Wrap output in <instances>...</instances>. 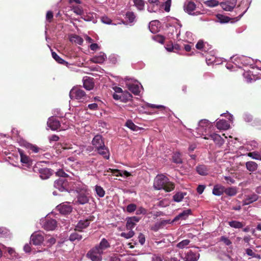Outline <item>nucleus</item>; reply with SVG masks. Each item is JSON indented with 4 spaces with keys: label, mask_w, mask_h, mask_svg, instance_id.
<instances>
[{
    "label": "nucleus",
    "mask_w": 261,
    "mask_h": 261,
    "mask_svg": "<svg viewBox=\"0 0 261 261\" xmlns=\"http://www.w3.org/2000/svg\"><path fill=\"white\" fill-rule=\"evenodd\" d=\"M92 144L97 153L102 155L105 159L108 160L110 158V151L109 148L105 145L103 138L100 135H96L92 140Z\"/></svg>",
    "instance_id": "f257e3e1"
},
{
    "label": "nucleus",
    "mask_w": 261,
    "mask_h": 261,
    "mask_svg": "<svg viewBox=\"0 0 261 261\" xmlns=\"http://www.w3.org/2000/svg\"><path fill=\"white\" fill-rule=\"evenodd\" d=\"M153 188L158 190L163 189L168 192L174 189V185L165 175L158 174L154 179Z\"/></svg>",
    "instance_id": "f03ea898"
},
{
    "label": "nucleus",
    "mask_w": 261,
    "mask_h": 261,
    "mask_svg": "<svg viewBox=\"0 0 261 261\" xmlns=\"http://www.w3.org/2000/svg\"><path fill=\"white\" fill-rule=\"evenodd\" d=\"M212 126L210 122L206 119H202L199 121L198 126L196 128V132L199 136H207L210 134V129Z\"/></svg>",
    "instance_id": "7ed1b4c3"
},
{
    "label": "nucleus",
    "mask_w": 261,
    "mask_h": 261,
    "mask_svg": "<svg viewBox=\"0 0 261 261\" xmlns=\"http://www.w3.org/2000/svg\"><path fill=\"white\" fill-rule=\"evenodd\" d=\"M88 191L87 186L85 185H82L80 191H77V194L76 195V203L81 205H84L87 204L89 201V197L86 192Z\"/></svg>",
    "instance_id": "20e7f679"
},
{
    "label": "nucleus",
    "mask_w": 261,
    "mask_h": 261,
    "mask_svg": "<svg viewBox=\"0 0 261 261\" xmlns=\"http://www.w3.org/2000/svg\"><path fill=\"white\" fill-rule=\"evenodd\" d=\"M147 10L149 13H157L162 11V2L160 0H148Z\"/></svg>",
    "instance_id": "39448f33"
},
{
    "label": "nucleus",
    "mask_w": 261,
    "mask_h": 261,
    "mask_svg": "<svg viewBox=\"0 0 261 261\" xmlns=\"http://www.w3.org/2000/svg\"><path fill=\"white\" fill-rule=\"evenodd\" d=\"M69 96L72 99H75L83 101L85 99L86 95L83 90L78 87H74L70 90Z\"/></svg>",
    "instance_id": "423d86ee"
},
{
    "label": "nucleus",
    "mask_w": 261,
    "mask_h": 261,
    "mask_svg": "<svg viewBox=\"0 0 261 261\" xmlns=\"http://www.w3.org/2000/svg\"><path fill=\"white\" fill-rule=\"evenodd\" d=\"M126 86L128 89L136 95H138L141 90L143 89L141 83L137 81L133 83H127Z\"/></svg>",
    "instance_id": "0eeeda50"
},
{
    "label": "nucleus",
    "mask_w": 261,
    "mask_h": 261,
    "mask_svg": "<svg viewBox=\"0 0 261 261\" xmlns=\"http://www.w3.org/2000/svg\"><path fill=\"white\" fill-rule=\"evenodd\" d=\"M102 254L95 247L90 249L87 254V256L92 261H101Z\"/></svg>",
    "instance_id": "6e6552de"
},
{
    "label": "nucleus",
    "mask_w": 261,
    "mask_h": 261,
    "mask_svg": "<svg viewBox=\"0 0 261 261\" xmlns=\"http://www.w3.org/2000/svg\"><path fill=\"white\" fill-rule=\"evenodd\" d=\"M30 239L34 245H40L44 240L43 233L41 231H36L31 235Z\"/></svg>",
    "instance_id": "1a4fd4ad"
},
{
    "label": "nucleus",
    "mask_w": 261,
    "mask_h": 261,
    "mask_svg": "<svg viewBox=\"0 0 261 261\" xmlns=\"http://www.w3.org/2000/svg\"><path fill=\"white\" fill-rule=\"evenodd\" d=\"M228 119L227 121L225 119H221L216 122V127L218 129L227 130L230 127L229 121H232L233 119V115L228 114Z\"/></svg>",
    "instance_id": "9d476101"
},
{
    "label": "nucleus",
    "mask_w": 261,
    "mask_h": 261,
    "mask_svg": "<svg viewBox=\"0 0 261 261\" xmlns=\"http://www.w3.org/2000/svg\"><path fill=\"white\" fill-rule=\"evenodd\" d=\"M56 209L63 215H68L72 211V207L69 202H65L57 206Z\"/></svg>",
    "instance_id": "9b49d317"
},
{
    "label": "nucleus",
    "mask_w": 261,
    "mask_h": 261,
    "mask_svg": "<svg viewBox=\"0 0 261 261\" xmlns=\"http://www.w3.org/2000/svg\"><path fill=\"white\" fill-rule=\"evenodd\" d=\"M204 139L208 140L211 139L216 145L222 146L224 143V139L218 134L216 133L209 134L207 136L204 137Z\"/></svg>",
    "instance_id": "f8f14e48"
},
{
    "label": "nucleus",
    "mask_w": 261,
    "mask_h": 261,
    "mask_svg": "<svg viewBox=\"0 0 261 261\" xmlns=\"http://www.w3.org/2000/svg\"><path fill=\"white\" fill-rule=\"evenodd\" d=\"M67 185L68 181L63 178H59L54 182L55 188L61 192L66 191Z\"/></svg>",
    "instance_id": "ddd939ff"
},
{
    "label": "nucleus",
    "mask_w": 261,
    "mask_h": 261,
    "mask_svg": "<svg viewBox=\"0 0 261 261\" xmlns=\"http://www.w3.org/2000/svg\"><path fill=\"white\" fill-rule=\"evenodd\" d=\"M47 127L50 128L52 130H61V124L58 120L53 117H50L48 118L47 122Z\"/></svg>",
    "instance_id": "4468645a"
},
{
    "label": "nucleus",
    "mask_w": 261,
    "mask_h": 261,
    "mask_svg": "<svg viewBox=\"0 0 261 261\" xmlns=\"http://www.w3.org/2000/svg\"><path fill=\"white\" fill-rule=\"evenodd\" d=\"M113 97L115 100H120V101L126 102L132 99V94L127 91H123L120 95L113 94Z\"/></svg>",
    "instance_id": "2eb2a0df"
},
{
    "label": "nucleus",
    "mask_w": 261,
    "mask_h": 261,
    "mask_svg": "<svg viewBox=\"0 0 261 261\" xmlns=\"http://www.w3.org/2000/svg\"><path fill=\"white\" fill-rule=\"evenodd\" d=\"M42 227L46 230H53L57 227V221L53 219H47L43 222Z\"/></svg>",
    "instance_id": "dca6fc26"
},
{
    "label": "nucleus",
    "mask_w": 261,
    "mask_h": 261,
    "mask_svg": "<svg viewBox=\"0 0 261 261\" xmlns=\"http://www.w3.org/2000/svg\"><path fill=\"white\" fill-rule=\"evenodd\" d=\"M237 4V0H229L220 4L221 8L225 11H231Z\"/></svg>",
    "instance_id": "f3484780"
},
{
    "label": "nucleus",
    "mask_w": 261,
    "mask_h": 261,
    "mask_svg": "<svg viewBox=\"0 0 261 261\" xmlns=\"http://www.w3.org/2000/svg\"><path fill=\"white\" fill-rule=\"evenodd\" d=\"M90 220L88 219L80 220L75 226V230L82 232L90 225Z\"/></svg>",
    "instance_id": "a211bd4d"
},
{
    "label": "nucleus",
    "mask_w": 261,
    "mask_h": 261,
    "mask_svg": "<svg viewBox=\"0 0 261 261\" xmlns=\"http://www.w3.org/2000/svg\"><path fill=\"white\" fill-rule=\"evenodd\" d=\"M199 257V253L190 250L185 254L183 259L184 261H197Z\"/></svg>",
    "instance_id": "6ab92c4d"
},
{
    "label": "nucleus",
    "mask_w": 261,
    "mask_h": 261,
    "mask_svg": "<svg viewBox=\"0 0 261 261\" xmlns=\"http://www.w3.org/2000/svg\"><path fill=\"white\" fill-rule=\"evenodd\" d=\"M83 87L87 90H92L94 86L93 79L92 77L85 76L83 79Z\"/></svg>",
    "instance_id": "aec40b11"
},
{
    "label": "nucleus",
    "mask_w": 261,
    "mask_h": 261,
    "mask_svg": "<svg viewBox=\"0 0 261 261\" xmlns=\"http://www.w3.org/2000/svg\"><path fill=\"white\" fill-rule=\"evenodd\" d=\"M110 244L105 238H102L98 245H96L95 248L98 249L102 254L103 253L104 251L110 247Z\"/></svg>",
    "instance_id": "412c9836"
},
{
    "label": "nucleus",
    "mask_w": 261,
    "mask_h": 261,
    "mask_svg": "<svg viewBox=\"0 0 261 261\" xmlns=\"http://www.w3.org/2000/svg\"><path fill=\"white\" fill-rule=\"evenodd\" d=\"M140 219L136 216H133L127 218L126 227L127 229L132 230L136 225V223L139 221Z\"/></svg>",
    "instance_id": "4be33fe9"
},
{
    "label": "nucleus",
    "mask_w": 261,
    "mask_h": 261,
    "mask_svg": "<svg viewBox=\"0 0 261 261\" xmlns=\"http://www.w3.org/2000/svg\"><path fill=\"white\" fill-rule=\"evenodd\" d=\"M192 211L191 209H187L178 214L174 218V221H178L179 220H186L188 217L191 215Z\"/></svg>",
    "instance_id": "5701e85b"
},
{
    "label": "nucleus",
    "mask_w": 261,
    "mask_h": 261,
    "mask_svg": "<svg viewBox=\"0 0 261 261\" xmlns=\"http://www.w3.org/2000/svg\"><path fill=\"white\" fill-rule=\"evenodd\" d=\"M224 190L225 187L220 184H217L214 186L212 193L215 196H220L224 193Z\"/></svg>",
    "instance_id": "b1692460"
},
{
    "label": "nucleus",
    "mask_w": 261,
    "mask_h": 261,
    "mask_svg": "<svg viewBox=\"0 0 261 261\" xmlns=\"http://www.w3.org/2000/svg\"><path fill=\"white\" fill-rule=\"evenodd\" d=\"M196 9V5L193 2H188L184 6V10L185 11L190 15H194V13H193V11Z\"/></svg>",
    "instance_id": "393cba45"
},
{
    "label": "nucleus",
    "mask_w": 261,
    "mask_h": 261,
    "mask_svg": "<svg viewBox=\"0 0 261 261\" xmlns=\"http://www.w3.org/2000/svg\"><path fill=\"white\" fill-rule=\"evenodd\" d=\"M40 177L42 179L48 178L51 175V170L47 168H41L39 170Z\"/></svg>",
    "instance_id": "a878e982"
},
{
    "label": "nucleus",
    "mask_w": 261,
    "mask_h": 261,
    "mask_svg": "<svg viewBox=\"0 0 261 261\" xmlns=\"http://www.w3.org/2000/svg\"><path fill=\"white\" fill-rule=\"evenodd\" d=\"M107 58L106 54L103 53H100L98 55L94 56L91 59V61L96 63H102Z\"/></svg>",
    "instance_id": "bb28decb"
},
{
    "label": "nucleus",
    "mask_w": 261,
    "mask_h": 261,
    "mask_svg": "<svg viewBox=\"0 0 261 261\" xmlns=\"http://www.w3.org/2000/svg\"><path fill=\"white\" fill-rule=\"evenodd\" d=\"M229 226L233 228H242L245 225V223L237 220H232L228 222Z\"/></svg>",
    "instance_id": "cd10ccee"
},
{
    "label": "nucleus",
    "mask_w": 261,
    "mask_h": 261,
    "mask_svg": "<svg viewBox=\"0 0 261 261\" xmlns=\"http://www.w3.org/2000/svg\"><path fill=\"white\" fill-rule=\"evenodd\" d=\"M160 23L159 20H153L150 22L148 27L150 30V31L153 33L155 34L159 31V27L158 25Z\"/></svg>",
    "instance_id": "c85d7f7f"
},
{
    "label": "nucleus",
    "mask_w": 261,
    "mask_h": 261,
    "mask_svg": "<svg viewBox=\"0 0 261 261\" xmlns=\"http://www.w3.org/2000/svg\"><path fill=\"white\" fill-rule=\"evenodd\" d=\"M51 55L52 57L55 60V61L59 64L65 65L68 67L71 65L60 58L55 51H51Z\"/></svg>",
    "instance_id": "c756f323"
},
{
    "label": "nucleus",
    "mask_w": 261,
    "mask_h": 261,
    "mask_svg": "<svg viewBox=\"0 0 261 261\" xmlns=\"http://www.w3.org/2000/svg\"><path fill=\"white\" fill-rule=\"evenodd\" d=\"M196 170L197 172L200 175H206L208 174V169L207 167L204 165H198Z\"/></svg>",
    "instance_id": "7c9ffc66"
},
{
    "label": "nucleus",
    "mask_w": 261,
    "mask_h": 261,
    "mask_svg": "<svg viewBox=\"0 0 261 261\" xmlns=\"http://www.w3.org/2000/svg\"><path fill=\"white\" fill-rule=\"evenodd\" d=\"M94 191L96 195L99 198H102L105 196L106 192L102 187L99 185H96L94 187Z\"/></svg>",
    "instance_id": "2f4dec72"
},
{
    "label": "nucleus",
    "mask_w": 261,
    "mask_h": 261,
    "mask_svg": "<svg viewBox=\"0 0 261 261\" xmlns=\"http://www.w3.org/2000/svg\"><path fill=\"white\" fill-rule=\"evenodd\" d=\"M95 15V13H88L83 14L82 18L86 21H92L93 23H95L96 22Z\"/></svg>",
    "instance_id": "473e14b6"
},
{
    "label": "nucleus",
    "mask_w": 261,
    "mask_h": 261,
    "mask_svg": "<svg viewBox=\"0 0 261 261\" xmlns=\"http://www.w3.org/2000/svg\"><path fill=\"white\" fill-rule=\"evenodd\" d=\"M125 126L132 130L137 132L141 129V127L135 124L131 120H128L125 123Z\"/></svg>",
    "instance_id": "72a5a7b5"
},
{
    "label": "nucleus",
    "mask_w": 261,
    "mask_h": 261,
    "mask_svg": "<svg viewBox=\"0 0 261 261\" xmlns=\"http://www.w3.org/2000/svg\"><path fill=\"white\" fill-rule=\"evenodd\" d=\"M224 193L229 196H233L237 193V188L234 187L225 188L224 190Z\"/></svg>",
    "instance_id": "f704fd0d"
},
{
    "label": "nucleus",
    "mask_w": 261,
    "mask_h": 261,
    "mask_svg": "<svg viewBox=\"0 0 261 261\" xmlns=\"http://www.w3.org/2000/svg\"><path fill=\"white\" fill-rule=\"evenodd\" d=\"M111 173L112 174H115V173H118L120 176H129L131 175V174L125 170H121L118 169H110Z\"/></svg>",
    "instance_id": "c9c22d12"
},
{
    "label": "nucleus",
    "mask_w": 261,
    "mask_h": 261,
    "mask_svg": "<svg viewBox=\"0 0 261 261\" xmlns=\"http://www.w3.org/2000/svg\"><path fill=\"white\" fill-rule=\"evenodd\" d=\"M246 167L249 171H255L257 168V164L252 161H249L246 163Z\"/></svg>",
    "instance_id": "e433bc0d"
},
{
    "label": "nucleus",
    "mask_w": 261,
    "mask_h": 261,
    "mask_svg": "<svg viewBox=\"0 0 261 261\" xmlns=\"http://www.w3.org/2000/svg\"><path fill=\"white\" fill-rule=\"evenodd\" d=\"M134 5L139 11L144 10L145 2L144 0H134Z\"/></svg>",
    "instance_id": "4c0bfd02"
},
{
    "label": "nucleus",
    "mask_w": 261,
    "mask_h": 261,
    "mask_svg": "<svg viewBox=\"0 0 261 261\" xmlns=\"http://www.w3.org/2000/svg\"><path fill=\"white\" fill-rule=\"evenodd\" d=\"M206 46H208V44L206 42L204 43L202 40H199L196 45V47L198 49L202 50V51H207L208 49Z\"/></svg>",
    "instance_id": "58836bf2"
},
{
    "label": "nucleus",
    "mask_w": 261,
    "mask_h": 261,
    "mask_svg": "<svg viewBox=\"0 0 261 261\" xmlns=\"http://www.w3.org/2000/svg\"><path fill=\"white\" fill-rule=\"evenodd\" d=\"M82 239V236L81 234H79L76 232H74L71 233L69 237V240L71 242H74V241H79L81 240Z\"/></svg>",
    "instance_id": "ea45409f"
},
{
    "label": "nucleus",
    "mask_w": 261,
    "mask_h": 261,
    "mask_svg": "<svg viewBox=\"0 0 261 261\" xmlns=\"http://www.w3.org/2000/svg\"><path fill=\"white\" fill-rule=\"evenodd\" d=\"M125 18L128 23H133L136 21V16L133 12H127Z\"/></svg>",
    "instance_id": "a19ab883"
},
{
    "label": "nucleus",
    "mask_w": 261,
    "mask_h": 261,
    "mask_svg": "<svg viewBox=\"0 0 261 261\" xmlns=\"http://www.w3.org/2000/svg\"><path fill=\"white\" fill-rule=\"evenodd\" d=\"M70 41L72 43H75L81 45L83 42V38L76 35H74L70 38Z\"/></svg>",
    "instance_id": "79ce46f5"
},
{
    "label": "nucleus",
    "mask_w": 261,
    "mask_h": 261,
    "mask_svg": "<svg viewBox=\"0 0 261 261\" xmlns=\"http://www.w3.org/2000/svg\"><path fill=\"white\" fill-rule=\"evenodd\" d=\"M186 195V193L177 192L173 196V199L174 201L179 202L182 200L184 196Z\"/></svg>",
    "instance_id": "37998d69"
},
{
    "label": "nucleus",
    "mask_w": 261,
    "mask_h": 261,
    "mask_svg": "<svg viewBox=\"0 0 261 261\" xmlns=\"http://www.w3.org/2000/svg\"><path fill=\"white\" fill-rule=\"evenodd\" d=\"M204 4L207 7L213 8L218 6L219 3L217 0H207L204 2Z\"/></svg>",
    "instance_id": "c03bdc74"
},
{
    "label": "nucleus",
    "mask_w": 261,
    "mask_h": 261,
    "mask_svg": "<svg viewBox=\"0 0 261 261\" xmlns=\"http://www.w3.org/2000/svg\"><path fill=\"white\" fill-rule=\"evenodd\" d=\"M128 232H122L120 233V236L126 239L132 238L135 234V232L133 230L128 229Z\"/></svg>",
    "instance_id": "a18cd8bd"
},
{
    "label": "nucleus",
    "mask_w": 261,
    "mask_h": 261,
    "mask_svg": "<svg viewBox=\"0 0 261 261\" xmlns=\"http://www.w3.org/2000/svg\"><path fill=\"white\" fill-rule=\"evenodd\" d=\"M162 9L164 8V10L169 12L170 10V7L171 6V0H167L165 2H162Z\"/></svg>",
    "instance_id": "49530a36"
},
{
    "label": "nucleus",
    "mask_w": 261,
    "mask_h": 261,
    "mask_svg": "<svg viewBox=\"0 0 261 261\" xmlns=\"http://www.w3.org/2000/svg\"><path fill=\"white\" fill-rule=\"evenodd\" d=\"M172 161L176 164H181L182 159L180 158V154L179 152L175 153L172 156Z\"/></svg>",
    "instance_id": "de8ad7c7"
},
{
    "label": "nucleus",
    "mask_w": 261,
    "mask_h": 261,
    "mask_svg": "<svg viewBox=\"0 0 261 261\" xmlns=\"http://www.w3.org/2000/svg\"><path fill=\"white\" fill-rule=\"evenodd\" d=\"M217 18L218 19V21L221 23L228 22L230 20L229 17L221 14H218L217 15Z\"/></svg>",
    "instance_id": "09e8293b"
},
{
    "label": "nucleus",
    "mask_w": 261,
    "mask_h": 261,
    "mask_svg": "<svg viewBox=\"0 0 261 261\" xmlns=\"http://www.w3.org/2000/svg\"><path fill=\"white\" fill-rule=\"evenodd\" d=\"M190 242V241L188 239L184 240L179 242L177 244L176 246L179 249H183L187 247V246L189 244Z\"/></svg>",
    "instance_id": "8fccbe9b"
},
{
    "label": "nucleus",
    "mask_w": 261,
    "mask_h": 261,
    "mask_svg": "<svg viewBox=\"0 0 261 261\" xmlns=\"http://www.w3.org/2000/svg\"><path fill=\"white\" fill-rule=\"evenodd\" d=\"M206 62L208 65L213 64H218L216 61V57L214 56H213L211 58H209V54L207 53L206 55Z\"/></svg>",
    "instance_id": "3c124183"
},
{
    "label": "nucleus",
    "mask_w": 261,
    "mask_h": 261,
    "mask_svg": "<svg viewBox=\"0 0 261 261\" xmlns=\"http://www.w3.org/2000/svg\"><path fill=\"white\" fill-rule=\"evenodd\" d=\"M248 156L254 160H259L261 156L258 152L253 151L248 153Z\"/></svg>",
    "instance_id": "603ef678"
},
{
    "label": "nucleus",
    "mask_w": 261,
    "mask_h": 261,
    "mask_svg": "<svg viewBox=\"0 0 261 261\" xmlns=\"http://www.w3.org/2000/svg\"><path fill=\"white\" fill-rule=\"evenodd\" d=\"M137 209V205L134 203L128 204L126 207V211L127 213H132L135 212Z\"/></svg>",
    "instance_id": "864d4df0"
},
{
    "label": "nucleus",
    "mask_w": 261,
    "mask_h": 261,
    "mask_svg": "<svg viewBox=\"0 0 261 261\" xmlns=\"http://www.w3.org/2000/svg\"><path fill=\"white\" fill-rule=\"evenodd\" d=\"M9 233V231L5 227H0V238L6 237Z\"/></svg>",
    "instance_id": "5fc2aeb1"
},
{
    "label": "nucleus",
    "mask_w": 261,
    "mask_h": 261,
    "mask_svg": "<svg viewBox=\"0 0 261 261\" xmlns=\"http://www.w3.org/2000/svg\"><path fill=\"white\" fill-rule=\"evenodd\" d=\"M72 10L77 15H82L83 13V9L79 6H72Z\"/></svg>",
    "instance_id": "6e6d98bb"
},
{
    "label": "nucleus",
    "mask_w": 261,
    "mask_h": 261,
    "mask_svg": "<svg viewBox=\"0 0 261 261\" xmlns=\"http://www.w3.org/2000/svg\"><path fill=\"white\" fill-rule=\"evenodd\" d=\"M136 215H146L147 214V210L143 208L142 206L139 207L138 208L136 209Z\"/></svg>",
    "instance_id": "4d7b16f0"
},
{
    "label": "nucleus",
    "mask_w": 261,
    "mask_h": 261,
    "mask_svg": "<svg viewBox=\"0 0 261 261\" xmlns=\"http://www.w3.org/2000/svg\"><path fill=\"white\" fill-rule=\"evenodd\" d=\"M181 27V24H179V23H177V26L176 27H171L170 29H171L172 30V31H174V29L175 30L177 38H178V36L180 35V29Z\"/></svg>",
    "instance_id": "13d9d810"
},
{
    "label": "nucleus",
    "mask_w": 261,
    "mask_h": 261,
    "mask_svg": "<svg viewBox=\"0 0 261 261\" xmlns=\"http://www.w3.org/2000/svg\"><path fill=\"white\" fill-rule=\"evenodd\" d=\"M220 241L223 242L227 246H229L231 245L232 243L231 241L228 239V238L225 236L221 237Z\"/></svg>",
    "instance_id": "bf43d9fd"
},
{
    "label": "nucleus",
    "mask_w": 261,
    "mask_h": 261,
    "mask_svg": "<svg viewBox=\"0 0 261 261\" xmlns=\"http://www.w3.org/2000/svg\"><path fill=\"white\" fill-rule=\"evenodd\" d=\"M252 115L249 113H246L243 115V119L246 122H251L252 120Z\"/></svg>",
    "instance_id": "052dcab7"
},
{
    "label": "nucleus",
    "mask_w": 261,
    "mask_h": 261,
    "mask_svg": "<svg viewBox=\"0 0 261 261\" xmlns=\"http://www.w3.org/2000/svg\"><path fill=\"white\" fill-rule=\"evenodd\" d=\"M153 39L156 42L160 43L161 44H163L165 40L164 37L159 35L154 36L153 37Z\"/></svg>",
    "instance_id": "680f3d73"
},
{
    "label": "nucleus",
    "mask_w": 261,
    "mask_h": 261,
    "mask_svg": "<svg viewBox=\"0 0 261 261\" xmlns=\"http://www.w3.org/2000/svg\"><path fill=\"white\" fill-rule=\"evenodd\" d=\"M20 157H21L20 161L22 163H24V164H29V163L30 159L28 156L21 154Z\"/></svg>",
    "instance_id": "e2e57ef3"
},
{
    "label": "nucleus",
    "mask_w": 261,
    "mask_h": 261,
    "mask_svg": "<svg viewBox=\"0 0 261 261\" xmlns=\"http://www.w3.org/2000/svg\"><path fill=\"white\" fill-rule=\"evenodd\" d=\"M56 175L60 177H65L68 176L62 169L59 170L56 172Z\"/></svg>",
    "instance_id": "0e129e2a"
},
{
    "label": "nucleus",
    "mask_w": 261,
    "mask_h": 261,
    "mask_svg": "<svg viewBox=\"0 0 261 261\" xmlns=\"http://www.w3.org/2000/svg\"><path fill=\"white\" fill-rule=\"evenodd\" d=\"M101 20L102 23L107 24H110L112 22L111 19L107 16H102L101 18Z\"/></svg>",
    "instance_id": "69168bd1"
},
{
    "label": "nucleus",
    "mask_w": 261,
    "mask_h": 261,
    "mask_svg": "<svg viewBox=\"0 0 261 261\" xmlns=\"http://www.w3.org/2000/svg\"><path fill=\"white\" fill-rule=\"evenodd\" d=\"M27 147L32 150L33 152L37 153L39 151V148L37 146H34L32 144H28Z\"/></svg>",
    "instance_id": "338daca9"
},
{
    "label": "nucleus",
    "mask_w": 261,
    "mask_h": 261,
    "mask_svg": "<svg viewBox=\"0 0 261 261\" xmlns=\"http://www.w3.org/2000/svg\"><path fill=\"white\" fill-rule=\"evenodd\" d=\"M168 205V201L167 200L164 199L158 202V205L160 207H166Z\"/></svg>",
    "instance_id": "774afa93"
}]
</instances>
